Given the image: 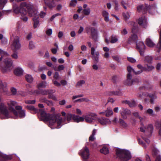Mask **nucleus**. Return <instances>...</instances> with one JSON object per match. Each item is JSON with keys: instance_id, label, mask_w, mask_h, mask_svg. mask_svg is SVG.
Segmentation results:
<instances>
[{"instance_id": "obj_10", "label": "nucleus", "mask_w": 161, "mask_h": 161, "mask_svg": "<svg viewBox=\"0 0 161 161\" xmlns=\"http://www.w3.org/2000/svg\"><path fill=\"white\" fill-rule=\"evenodd\" d=\"M79 154L82 157L84 160H87L88 159L90 155L88 148L86 147H84L79 153Z\"/></svg>"}, {"instance_id": "obj_39", "label": "nucleus", "mask_w": 161, "mask_h": 161, "mask_svg": "<svg viewBox=\"0 0 161 161\" xmlns=\"http://www.w3.org/2000/svg\"><path fill=\"white\" fill-rule=\"evenodd\" d=\"M123 15L125 21H127L130 17V13L128 12L123 13Z\"/></svg>"}, {"instance_id": "obj_37", "label": "nucleus", "mask_w": 161, "mask_h": 161, "mask_svg": "<svg viewBox=\"0 0 161 161\" xmlns=\"http://www.w3.org/2000/svg\"><path fill=\"white\" fill-rule=\"evenodd\" d=\"M103 15L104 17V20L106 22H108L109 20L108 13L106 11H104L103 12Z\"/></svg>"}, {"instance_id": "obj_11", "label": "nucleus", "mask_w": 161, "mask_h": 161, "mask_svg": "<svg viewBox=\"0 0 161 161\" xmlns=\"http://www.w3.org/2000/svg\"><path fill=\"white\" fill-rule=\"evenodd\" d=\"M16 109L17 110V111H16L18 115L17 116H16V115H14V119H17L19 117L20 118H23L25 116V111L22 110V108L20 106H17L16 107Z\"/></svg>"}, {"instance_id": "obj_44", "label": "nucleus", "mask_w": 161, "mask_h": 161, "mask_svg": "<svg viewBox=\"0 0 161 161\" xmlns=\"http://www.w3.org/2000/svg\"><path fill=\"white\" fill-rule=\"evenodd\" d=\"M121 4L123 8L125 9H127V7L128 6V2L124 0L121 1Z\"/></svg>"}, {"instance_id": "obj_62", "label": "nucleus", "mask_w": 161, "mask_h": 161, "mask_svg": "<svg viewBox=\"0 0 161 161\" xmlns=\"http://www.w3.org/2000/svg\"><path fill=\"white\" fill-rule=\"evenodd\" d=\"M77 3L76 0H72L70 3V5L71 6L74 7L75 6Z\"/></svg>"}, {"instance_id": "obj_36", "label": "nucleus", "mask_w": 161, "mask_h": 161, "mask_svg": "<svg viewBox=\"0 0 161 161\" xmlns=\"http://www.w3.org/2000/svg\"><path fill=\"white\" fill-rule=\"evenodd\" d=\"M50 91L48 90H41V94L43 95H46L47 94L53 93L55 92V91H53L52 92H50Z\"/></svg>"}, {"instance_id": "obj_1", "label": "nucleus", "mask_w": 161, "mask_h": 161, "mask_svg": "<svg viewBox=\"0 0 161 161\" xmlns=\"http://www.w3.org/2000/svg\"><path fill=\"white\" fill-rule=\"evenodd\" d=\"M13 9L15 13L20 14L21 19L24 21L26 22L28 20V18L26 16L27 14L30 16H37V10L34 8L32 5L25 2L21 3L19 6L14 5Z\"/></svg>"}, {"instance_id": "obj_57", "label": "nucleus", "mask_w": 161, "mask_h": 161, "mask_svg": "<svg viewBox=\"0 0 161 161\" xmlns=\"http://www.w3.org/2000/svg\"><path fill=\"white\" fill-rule=\"evenodd\" d=\"M48 97L49 98L55 100H57V97L54 95H52L51 94H49Z\"/></svg>"}, {"instance_id": "obj_22", "label": "nucleus", "mask_w": 161, "mask_h": 161, "mask_svg": "<svg viewBox=\"0 0 161 161\" xmlns=\"http://www.w3.org/2000/svg\"><path fill=\"white\" fill-rule=\"evenodd\" d=\"M37 16H32L31 17H33V20L34 21V28H35L37 27L39 24V21L38 19V17L37 14Z\"/></svg>"}, {"instance_id": "obj_28", "label": "nucleus", "mask_w": 161, "mask_h": 161, "mask_svg": "<svg viewBox=\"0 0 161 161\" xmlns=\"http://www.w3.org/2000/svg\"><path fill=\"white\" fill-rule=\"evenodd\" d=\"M137 68L140 69L141 70L135 72V74L138 75L141 73L143 71H145V67H143L141 64H139L137 66Z\"/></svg>"}, {"instance_id": "obj_24", "label": "nucleus", "mask_w": 161, "mask_h": 161, "mask_svg": "<svg viewBox=\"0 0 161 161\" xmlns=\"http://www.w3.org/2000/svg\"><path fill=\"white\" fill-rule=\"evenodd\" d=\"M0 157H2L5 160H10L12 158V155L4 154L0 152Z\"/></svg>"}, {"instance_id": "obj_7", "label": "nucleus", "mask_w": 161, "mask_h": 161, "mask_svg": "<svg viewBox=\"0 0 161 161\" xmlns=\"http://www.w3.org/2000/svg\"><path fill=\"white\" fill-rule=\"evenodd\" d=\"M86 33L91 36L92 38L96 40L97 38V30L94 28L88 26L86 28Z\"/></svg>"}, {"instance_id": "obj_46", "label": "nucleus", "mask_w": 161, "mask_h": 161, "mask_svg": "<svg viewBox=\"0 0 161 161\" xmlns=\"http://www.w3.org/2000/svg\"><path fill=\"white\" fill-rule=\"evenodd\" d=\"M83 13L86 15H89L90 12V9L89 8L84 9L83 11Z\"/></svg>"}, {"instance_id": "obj_31", "label": "nucleus", "mask_w": 161, "mask_h": 161, "mask_svg": "<svg viewBox=\"0 0 161 161\" xmlns=\"http://www.w3.org/2000/svg\"><path fill=\"white\" fill-rule=\"evenodd\" d=\"M147 45L150 47H153L154 46V43L151 39L149 38H147L146 39Z\"/></svg>"}, {"instance_id": "obj_23", "label": "nucleus", "mask_w": 161, "mask_h": 161, "mask_svg": "<svg viewBox=\"0 0 161 161\" xmlns=\"http://www.w3.org/2000/svg\"><path fill=\"white\" fill-rule=\"evenodd\" d=\"M14 73L16 75L20 76L23 75V71L21 68L18 67L15 69Z\"/></svg>"}, {"instance_id": "obj_43", "label": "nucleus", "mask_w": 161, "mask_h": 161, "mask_svg": "<svg viewBox=\"0 0 161 161\" xmlns=\"http://www.w3.org/2000/svg\"><path fill=\"white\" fill-rule=\"evenodd\" d=\"M7 2V0H0V9H2Z\"/></svg>"}, {"instance_id": "obj_59", "label": "nucleus", "mask_w": 161, "mask_h": 161, "mask_svg": "<svg viewBox=\"0 0 161 161\" xmlns=\"http://www.w3.org/2000/svg\"><path fill=\"white\" fill-rule=\"evenodd\" d=\"M128 60L129 61L132 63H134L136 62V60L132 57H128L127 58Z\"/></svg>"}, {"instance_id": "obj_41", "label": "nucleus", "mask_w": 161, "mask_h": 161, "mask_svg": "<svg viewBox=\"0 0 161 161\" xmlns=\"http://www.w3.org/2000/svg\"><path fill=\"white\" fill-rule=\"evenodd\" d=\"M73 114L69 113L66 114V119L68 122H70L72 119Z\"/></svg>"}, {"instance_id": "obj_14", "label": "nucleus", "mask_w": 161, "mask_h": 161, "mask_svg": "<svg viewBox=\"0 0 161 161\" xmlns=\"http://www.w3.org/2000/svg\"><path fill=\"white\" fill-rule=\"evenodd\" d=\"M7 86L6 82L1 80L0 81V88L2 92L3 93L4 95H8L9 93L7 87Z\"/></svg>"}, {"instance_id": "obj_33", "label": "nucleus", "mask_w": 161, "mask_h": 161, "mask_svg": "<svg viewBox=\"0 0 161 161\" xmlns=\"http://www.w3.org/2000/svg\"><path fill=\"white\" fill-rule=\"evenodd\" d=\"M25 77L26 80L29 83H31L33 81V78L31 75L26 74L25 75Z\"/></svg>"}, {"instance_id": "obj_29", "label": "nucleus", "mask_w": 161, "mask_h": 161, "mask_svg": "<svg viewBox=\"0 0 161 161\" xmlns=\"http://www.w3.org/2000/svg\"><path fill=\"white\" fill-rule=\"evenodd\" d=\"M97 131L96 129H94L93 130L92 135L89 137V141H93L96 139L95 135Z\"/></svg>"}, {"instance_id": "obj_16", "label": "nucleus", "mask_w": 161, "mask_h": 161, "mask_svg": "<svg viewBox=\"0 0 161 161\" xmlns=\"http://www.w3.org/2000/svg\"><path fill=\"white\" fill-rule=\"evenodd\" d=\"M138 23L140 25L145 27L147 24V19L144 16H142L138 19Z\"/></svg>"}, {"instance_id": "obj_40", "label": "nucleus", "mask_w": 161, "mask_h": 161, "mask_svg": "<svg viewBox=\"0 0 161 161\" xmlns=\"http://www.w3.org/2000/svg\"><path fill=\"white\" fill-rule=\"evenodd\" d=\"M148 96L151 98L150 102L151 103L153 104L154 103V100L157 98V97L155 94H149Z\"/></svg>"}, {"instance_id": "obj_13", "label": "nucleus", "mask_w": 161, "mask_h": 161, "mask_svg": "<svg viewBox=\"0 0 161 161\" xmlns=\"http://www.w3.org/2000/svg\"><path fill=\"white\" fill-rule=\"evenodd\" d=\"M91 54L92 55V58L96 62L98 63L99 61V53L98 51H96L94 47L91 48Z\"/></svg>"}, {"instance_id": "obj_50", "label": "nucleus", "mask_w": 161, "mask_h": 161, "mask_svg": "<svg viewBox=\"0 0 161 161\" xmlns=\"http://www.w3.org/2000/svg\"><path fill=\"white\" fill-rule=\"evenodd\" d=\"M85 83L84 80H80L78 81L76 84V86L79 87L81 86Z\"/></svg>"}, {"instance_id": "obj_26", "label": "nucleus", "mask_w": 161, "mask_h": 161, "mask_svg": "<svg viewBox=\"0 0 161 161\" xmlns=\"http://www.w3.org/2000/svg\"><path fill=\"white\" fill-rule=\"evenodd\" d=\"M26 108L30 110L31 111V113L35 114L38 113L39 112V110L38 109L35 108L33 106H27L26 107Z\"/></svg>"}, {"instance_id": "obj_49", "label": "nucleus", "mask_w": 161, "mask_h": 161, "mask_svg": "<svg viewBox=\"0 0 161 161\" xmlns=\"http://www.w3.org/2000/svg\"><path fill=\"white\" fill-rule=\"evenodd\" d=\"M64 66L63 65H59L57 68V69L55 68H54V69L55 71L58 70L59 71H60L61 70H63L64 69Z\"/></svg>"}, {"instance_id": "obj_52", "label": "nucleus", "mask_w": 161, "mask_h": 161, "mask_svg": "<svg viewBox=\"0 0 161 161\" xmlns=\"http://www.w3.org/2000/svg\"><path fill=\"white\" fill-rule=\"evenodd\" d=\"M154 67L152 65H147V68H145V71L147 70L148 71H150L153 69Z\"/></svg>"}, {"instance_id": "obj_9", "label": "nucleus", "mask_w": 161, "mask_h": 161, "mask_svg": "<svg viewBox=\"0 0 161 161\" xmlns=\"http://www.w3.org/2000/svg\"><path fill=\"white\" fill-rule=\"evenodd\" d=\"M84 120L88 123H92L93 120H96L97 119V114L94 113H90L86 115H84Z\"/></svg>"}, {"instance_id": "obj_18", "label": "nucleus", "mask_w": 161, "mask_h": 161, "mask_svg": "<svg viewBox=\"0 0 161 161\" xmlns=\"http://www.w3.org/2000/svg\"><path fill=\"white\" fill-rule=\"evenodd\" d=\"M153 130V126L151 124H149L147 126L146 129V133L147 135H148V138L151 136Z\"/></svg>"}, {"instance_id": "obj_21", "label": "nucleus", "mask_w": 161, "mask_h": 161, "mask_svg": "<svg viewBox=\"0 0 161 161\" xmlns=\"http://www.w3.org/2000/svg\"><path fill=\"white\" fill-rule=\"evenodd\" d=\"M123 103L128 104L130 107H134L136 106V102L133 99L130 101L125 100L123 101Z\"/></svg>"}, {"instance_id": "obj_34", "label": "nucleus", "mask_w": 161, "mask_h": 161, "mask_svg": "<svg viewBox=\"0 0 161 161\" xmlns=\"http://www.w3.org/2000/svg\"><path fill=\"white\" fill-rule=\"evenodd\" d=\"M30 94H33L35 95H38L41 94V90H32L29 92Z\"/></svg>"}, {"instance_id": "obj_20", "label": "nucleus", "mask_w": 161, "mask_h": 161, "mask_svg": "<svg viewBox=\"0 0 161 161\" xmlns=\"http://www.w3.org/2000/svg\"><path fill=\"white\" fill-rule=\"evenodd\" d=\"M126 84L128 85H131L134 84V80L131 79V74H128L127 75V79L125 81Z\"/></svg>"}, {"instance_id": "obj_3", "label": "nucleus", "mask_w": 161, "mask_h": 161, "mask_svg": "<svg viewBox=\"0 0 161 161\" xmlns=\"http://www.w3.org/2000/svg\"><path fill=\"white\" fill-rule=\"evenodd\" d=\"M116 152V155L119 157L121 161H129L131 158V153L128 150L117 149Z\"/></svg>"}, {"instance_id": "obj_42", "label": "nucleus", "mask_w": 161, "mask_h": 161, "mask_svg": "<svg viewBox=\"0 0 161 161\" xmlns=\"http://www.w3.org/2000/svg\"><path fill=\"white\" fill-rule=\"evenodd\" d=\"M29 48L31 50H33L35 48V45L32 41H30L29 42Z\"/></svg>"}, {"instance_id": "obj_48", "label": "nucleus", "mask_w": 161, "mask_h": 161, "mask_svg": "<svg viewBox=\"0 0 161 161\" xmlns=\"http://www.w3.org/2000/svg\"><path fill=\"white\" fill-rule=\"evenodd\" d=\"M127 69L128 72H129V74H130V73L133 72L135 74V72H136L134 70V69L131 67L130 66L127 67Z\"/></svg>"}, {"instance_id": "obj_38", "label": "nucleus", "mask_w": 161, "mask_h": 161, "mask_svg": "<svg viewBox=\"0 0 161 161\" xmlns=\"http://www.w3.org/2000/svg\"><path fill=\"white\" fill-rule=\"evenodd\" d=\"M156 128L159 130V135L161 136V122H157L155 125Z\"/></svg>"}, {"instance_id": "obj_63", "label": "nucleus", "mask_w": 161, "mask_h": 161, "mask_svg": "<svg viewBox=\"0 0 161 161\" xmlns=\"http://www.w3.org/2000/svg\"><path fill=\"white\" fill-rule=\"evenodd\" d=\"M46 33L48 36L51 35L52 33V30L51 29H49L47 30Z\"/></svg>"}, {"instance_id": "obj_5", "label": "nucleus", "mask_w": 161, "mask_h": 161, "mask_svg": "<svg viewBox=\"0 0 161 161\" xmlns=\"http://www.w3.org/2000/svg\"><path fill=\"white\" fill-rule=\"evenodd\" d=\"M0 117L2 119L8 118L11 116L6 106L2 102H0Z\"/></svg>"}, {"instance_id": "obj_35", "label": "nucleus", "mask_w": 161, "mask_h": 161, "mask_svg": "<svg viewBox=\"0 0 161 161\" xmlns=\"http://www.w3.org/2000/svg\"><path fill=\"white\" fill-rule=\"evenodd\" d=\"M100 152L101 153L105 155L108 154L109 153V151L108 148L105 147H103L100 150Z\"/></svg>"}, {"instance_id": "obj_19", "label": "nucleus", "mask_w": 161, "mask_h": 161, "mask_svg": "<svg viewBox=\"0 0 161 161\" xmlns=\"http://www.w3.org/2000/svg\"><path fill=\"white\" fill-rule=\"evenodd\" d=\"M72 119L74 122L77 123L84 121V117H80L74 114H73Z\"/></svg>"}, {"instance_id": "obj_61", "label": "nucleus", "mask_w": 161, "mask_h": 161, "mask_svg": "<svg viewBox=\"0 0 161 161\" xmlns=\"http://www.w3.org/2000/svg\"><path fill=\"white\" fill-rule=\"evenodd\" d=\"M146 127H145V126L143 125L142 123V125L140 127V130L142 132H146Z\"/></svg>"}, {"instance_id": "obj_51", "label": "nucleus", "mask_w": 161, "mask_h": 161, "mask_svg": "<svg viewBox=\"0 0 161 161\" xmlns=\"http://www.w3.org/2000/svg\"><path fill=\"white\" fill-rule=\"evenodd\" d=\"M119 123L120 125L124 127H126L127 125L125 122L122 119H119Z\"/></svg>"}, {"instance_id": "obj_25", "label": "nucleus", "mask_w": 161, "mask_h": 161, "mask_svg": "<svg viewBox=\"0 0 161 161\" xmlns=\"http://www.w3.org/2000/svg\"><path fill=\"white\" fill-rule=\"evenodd\" d=\"M113 114V112L112 109L110 108H108L105 111V115L107 117L111 116Z\"/></svg>"}, {"instance_id": "obj_64", "label": "nucleus", "mask_w": 161, "mask_h": 161, "mask_svg": "<svg viewBox=\"0 0 161 161\" xmlns=\"http://www.w3.org/2000/svg\"><path fill=\"white\" fill-rule=\"evenodd\" d=\"M0 55H5L6 56H8V54L7 53L4 52L3 50L0 49Z\"/></svg>"}, {"instance_id": "obj_12", "label": "nucleus", "mask_w": 161, "mask_h": 161, "mask_svg": "<svg viewBox=\"0 0 161 161\" xmlns=\"http://www.w3.org/2000/svg\"><path fill=\"white\" fill-rule=\"evenodd\" d=\"M136 48L139 51L141 56L143 55L146 49V46L144 43L141 41H139L136 43Z\"/></svg>"}, {"instance_id": "obj_54", "label": "nucleus", "mask_w": 161, "mask_h": 161, "mask_svg": "<svg viewBox=\"0 0 161 161\" xmlns=\"http://www.w3.org/2000/svg\"><path fill=\"white\" fill-rule=\"evenodd\" d=\"M118 39L116 36H112L111 37V42L113 43L116 42L118 41Z\"/></svg>"}, {"instance_id": "obj_32", "label": "nucleus", "mask_w": 161, "mask_h": 161, "mask_svg": "<svg viewBox=\"0 0 161 161\" xmlns=\"http://www.w3.org/2000/svg\"><path fill=\"white\" fill-rule=\"evenodd\" d=\"M108 94L110 96H121L122 95V93L120 91H112L109 92L108 93Z\"/></svg>"}, {"instance_id": "obj_60", "label": "nucleus", "mask_w": 161, "mask_h": 161, "mask_svg": "<svg viewBox=\"0 0 161 161\" xmlns=\"http://www.w3.org/2000/svg\"><path fill=\"white\" fill-rule=\"evenodd\" d=\"M53 78L56 80L59 79L60 78V76L58 73V72H55L54 73Z\"/></svg>"}, {"instance_id": "obj_15", "label": "nucleus", "mask_w": 161, "mask_h": 161, "mask_svg": "<svg viewBox=\"0 0 161 161\" xmlns=\"http://www.w3.org/2000/svg\"><path fill=\"white\" fill-rule=\"evenodd\" d=\"M120 113L122 117L124 119H126L127 118V115L131 114V112L129 109L122 108L120 110Z\"/></svg>"}, {"instance_id": "obj_53", "label": "nucleus", "mask_w": 161, "mask_h": 161, "mask_svg": "<svg viewBox=\"0 0 161 161\" xmlns=\"http://www.w3.org/2000/svg\"><path fill=\"white\" fill-rule=\"evenodd\" d=\"M146 112L147 113L151 116H153L154 114L153 110L150 108L148 109L147 110Z\"/></svg>"}, {"instance_id": "obj_4", "label": "nucleus", "mask_w": 161, "mask_h": 161, "mask_svg": "<svg viewBox=\"0 0 161 161\" xmlns=\"http://www.w3.org/2000/svg\"><path fill=\"white\" fill-rule=\"evenodd\" d=\"M7 56L2 55L0 58V61L5 58L4 59V65L1 67V69L3 73L10 71L12 69V61L11 59L6 58Z\"/></svg>"}, {"instance_id": "obj_17", "label": "nucleus", "mask_w": 161, "mask_h": 161, "mask_svg": "<svg viewBox=\"0 0 161 161\" xmlns=\"http://www.w3.org/2000/svg\"><path fill=\"white\" fill-rule=\"evenodd\" d=\"M97 120L98 122L101 124L103 125L110 124L111 123V121L109 119L105 118H97Z\"/></svg>"}, {"instance_id": "obj_56", "label": "nucleus", "mask_w": 161, "mask_h": 161, "mask_svg": "<svg viewBox=\"0 0 161 161\" xmlns=\"http://www.w3.org/2000/svg\"><path fill=\"white\" fill-rule=\"evenodd\" d=\"M48 100L47 98L45 97H41L39 99V102L41 103H46Z\"/></svg>"}, {"instance_id": "obj_2", "label": "nucleus", "mask_w": 161, "mask_h": 161, "mask_svg": "<svg viewBox=\"0 0 161 161\" xmlns=\"http://www.w3.org/2000/svg\"><path fill=\"white\" fill-rule=\"evenodd\" d=\"M41 116L42 119L48 121V126L52 129L59 128L61 126L63 121L60 115H50L42 111Z\"/></svg>"}, {"instance_id": "obj_6", "label": "nucleus", "mask_w": 161, "mask_h": 161, "mask_svg": "<svg viewBox=\"0 0 161 161\" xmlns=\"http://www.w3.org/2000/svg\"><path fill=\"white\" fill-rule=\"evenodd\" d=\"M7 104L10 111L9 112L10 113V115H11V114H13L14 115L17 116V112L14 109V107L16 106V102L10 100L8 101Z\"/></svg>"}, {"instance_id": "obj_30", "label": "nucleus", "mask_w": 161, "mask_h": 161, "mask_svg": "<svg viewBox=\"0 0 161 161\" xmlns=\"http://www.w3.org/2000/svg\"><path fill=\"white\" fill-rule=\"evenodd\" d=\"M138 39L137 36L135 34H133L131 35L129 38V41L130 42H137V40Z\"/></svg>"}, {"instance_id": "obj_27", "label": "nucleus", "mask_w": 161, "mask_h": 161, "mask_svg": "<svg viewBox=\"0 0 161 161\" xmlns=\"http://www.w3.org/2000/svg\"><path fill=\"white\" fill-rule=\"evenodd\" d=\"M47 83L46 81H42L37 85V86L38 89L40 88H45L47 86Z\"/></svg>"}, {"instance_id": "obj_58", "label": "nucleus", "mask_w": 161, "mask_h": 161, "mask_svg": "<svg viewBox=\"0 0 161 161\" xmlns=\"http://www.w3.org/2000/svg\"><path fill=\"white\" fill-rule=\"evenodd\" d=\"M36 102V101L34 100H27L25 101V103L27 104H34Z\"/></svg>"}, {"instance_id": "obj_47", "label": "nucleus", "mask_w": 161, "mask_h": 161, "mask_svg": "<svg viewBox=\"0 0 161 161\" xmlns=\"http://www.w3.org/2000/svg\"><path fill=\"white\" fill-rule=\"evenodd\" d=\"M88 101V99L86 98H82L78 99L75 101V102H87Z\"/></svg>"}, {"instance_id": "obj_45", "label": "nucleus", "mask_w": 161, "mask_h": 161, "mask_svg": "<svg viewBox=\"0 0 161 161\" xmlns=\"http://www.w3.org/2000/svg\"><path fill=\"white\" fill-rule=\"evenodd\" d=\"M152 59V57L151 56H146L145 58V60L149 63H151Z\"/></svg>"}, {"instance_id": "obj_55", "label": "nucleus", "mask_w": 161, "mask_h": 161, "mask_svg": "<svg viewBox=\"0 0 161 161\" xmlns=\"http://www.w3.org/2000/svg\"><path fill=\"white\" fill-rule=\"evenodd\" d=\"M148 142H139V144L140 145H142L144 147H146L147 144H149L148 143Z\"/></svg>"}, {"instance_id": "obj_8", "label": "nucleus", "mask_w": 161, "mask_h": 161, "mask_svg": "<svg viewBox=\"0 0 161 161\" xmlns=\"http://www.w3.org/2000/svg\"><path fill=\"white\" fill-rule=\"evenodd\" d=\"M21 45L19 42V38L17 36H15L12 42L11 45V48L14 51H16L20 49Z\"/></svg>"}]
</instances>
